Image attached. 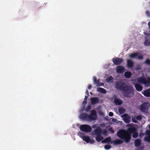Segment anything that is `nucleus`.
<instances>
[{
	"label": "nucleus",
	"mask_w": 150,
	"mask_h": 150,
	"mask_svg": "<svg viewBox=\"0 0 150 150\" xmlns=\"http://www.w3.org/2000/svg\"><path fill=\"white\" fill-rule=\"evenodd\" d=\"M110 65V64H109L108 65V66H109Z\"/></svg>",
	"instance_id": "nucleus-45"
},
{
	"label": "nucleus",
	"mask_w": 150,
	"mask_h": 150,
	"mask_svg": "<svg viewBox=\"0 0 150 150\" xmlns=\"http://www.w3.org/2000/svg\"><path fill=\"white\" fill-rule=\"evenodd\" d=\"M116 70L117 72L121 74L124 71L125 69L123 67L119 66L117 67Z\"/></svg>",
	"instance_id": "nucleus-11"
},
{
	"label": "nucleus",
	"mask_w": 150,
	"mask_h": 150,
	"mask_svg": "<svg viewBox=\"0 0 150 150\" xmlns=\"http://www.w3.org/2000/svg\"><path fill=\"white\" fill-rule=\"evenodd\" d=\"M150 107V103L145 102L143 103L141 105L140 109L142 112H146L148 110Z\"/></svg>",
	"instance_id": "nucleus-7"
},
{
	"label": "nucleus",
	"mask_w": 150,
	"mask_h": 150,
	"mask_svg": "<svg viewBox=\"0 0 150 150\" xmlns=\"http://www.w3.org/2000/svg\"><path fill=\"white\" fill-rule=\"evenodd\" d=\"M112 62L115 65H118L120 64L123 62V59L119 58H114L112 59Z\"/></svg>",
	"instance_id": "nucleus-9"
},
{
	"label": "nucleus",
	"mask_w": 150,
	"mask_h": 150,
	"mask_svg": "<svg viewBox=\"0 0 150 150\" xmlns=\"http://www.w3.org/2000/svg\"><path fill=\"white\" fill-rule=\"evenodd\" d=\"M91 108V106L90 105H88L86 107V111L87 112H88L89 111Z\"/></svg>",
	"instance_id": "nucleus-32"
},
{
	"label": "nucleus",
	"mask_w": 150,
	"mask_h": 150,
	"mask_svg": "<svg viewBox=\"0 0 150 150\" xmlns=\"http://www.w3.org/2000/svg\"><path fill=\"white\" fill-rule=\"evenodd\" d=\"M86 93H87V94L88 95V94H89L88 91L87 90H86Z\"/></svg>",
	"instance_id": "nucleus-42"
},
{
	"label": "nucleus",
	"mask_w": 150,
	"mask_h": 150,
	"mask_svg": "<svg viewBox=\"0 0 150 150\" xmlns=\"http://www.w3.org/2000/svg\"><path fill=\"white\" fill-rule=\"evenodd\" d=\"M114 102L116 105H120L122 103V101L121 100L117 98L114 99Z\"/></svg>",
	"instance_id": "nucleus-19"
},
{
	"label": "nucleus",
	"mask_w": 150,
	"mask_h": 150,
	"mask_svg": "<svg viewBox=\"0 0 150 150\" xmlns=\"http://www.w3.org/2000/svg\"><path fill=\"white\" fill-rule=\"evenodd\" d=\"M113 113L112 112H110L109 113V115L110 116L112 117L113 116Z\"/></svg>",
	"instance_id": "nucleus-37"
},
{
	"label": "nucleus",
	"mask_w": 150,
	"mask_h": 150,
	"mask_svg": "<svg viewBox=\"0 0 150 150\" xmlns=\"http://www.w3.org/2000/svg\"><path fill=\"white\" fill-rule=\"evenodd\" d=\"M83 102H84V103H85V104H86V103H85V102H84V101H83Z\"/></svg>",
	"instance_id": "nucleus-44"
},
{
	"label": "nucleus",
	"mask_w": 150,
	"mask_h": 150,
	"mask_svg": "<svg viewBox=\"0 0 150 150\" xmlns=\"http://www.w3.org/2000/svg\"><path fill=\"white\" fill-rule=\"evenodd\" d=\"M93 81L94 84H96L97 86H101L103 85V83H100L99 82V79L97 80L96 79V78L95 77H94L93 78Z\"/></svg>",
	"instance_id": "nucleus-15"
},
{
	"label": "nucleus",
	"mask_w": 150,
	"mask_h": 150,
	"mask_svg": "<svg viewBox=\"0 0 150 150\" xmlns=\"http://www.w3.org/2000/svg\"><path fill=\"white\" fill-rule=\"evenodd\" d=\"M135 118H136L137 120H140L142 119V117L140 115L135 116Z\"/></svg>",
	"instance_id": "nucleus-31"
},
{
	"label": "nucleus",
	"mask_w": 150,
	"mask_h": 150,
	"mask_svg": "<svg viewBox=\"0 0 150 150\" xmlns=\"http://www.w3.org/2000/svg\"><path fill=\"white\" fill-rule=\"evenodd\" d=\"M134 144L136 147H138L140 146L141 144V140L139 139H137L135 141Z\"/></svg>",
	"instance_id": "nucleus-21"
},
{
	"label": "nucleus",
	"mask_w": 150,
	"mask_h": 150,
	"mask_svg": "<svg viewBox=\"0 0 150 150\" xmlns=\"http://www.w3.org/2000/svg\"><path fill=\"white\" fill-rule=\"evenodd\" d=\"M146 134L149 135H150V130H147L146 131Z\"/></svg>",
	"instance_id": "nucleus-38"
},
{
	"label": "nucleus",
	"mask_w": 150,
	"mask_h": 150,
	"mask_svg": "<svg viewBox=\"0 0 150 150\" xmlns=\"http://www.w3.org/2000/svg\"><path fill=\"white\" fill-rule=\"evenodd\" d=\"M132 133H133L132 137L134 138H137L138 136L137 129L134 127L128 128L127 131L124 129L120 130L117 132V135L119 137L124 139L126 142L128 143L131 139Z\"/></svg>",
	"instance_id": "nucleus-2"
},
{
	"label": "nucleus",
	"mask_w": 150,
	"mask_h": 150,
	"mask_svg": "<svg viewBox=\"0 0 150 150\" xmlns=\"http://www.w3.org/2000/svg\"><path fill=\"white\" fill-rule=\"evenodd\" d=\"M91 104L94 105L99 102V99L97 97H92L91 98Z\"/></svg>",
	"instance_id": "nucleus-13"
},
{
	"label": "nucleus",
	"mask_w": 150,
	"mask_h": 150,
	"mask_svg": "<svg viewBox=\"0 0 150 150\" xmlns=\"http://www.w3.org/2000/svg\"><path fill=\"white\" fill-rule=\"evenodd\" d=\"M145 63L147 65H150V59H147L145 62Z\"/></svg>",
	"instance_id": "nucleus-30"
},
{
	"label": "nucleus",
	"mask_w": 150,
	"mask_h": 150,
	"mask_svg": "<svg viewBox=\"0 0 150 150\" xmlns=\"http://www.w3.org/2000/svg\"><path fill=\"white\" fill-rule=\"evenodd\" d=\"M95 134L96 136V140L98 142H100L103 139V137L101 136L102 129L100 127H98L94 131Z\"/></svg>",
	"instance_id": "nucleus-3"
},
{
	"label": "nucleus",
	"mask_w": 150,
	"mask_h": 150,
	"mask_svg": "<svg viewBox=\"0 0 150 150\" xmlns=\"http://www.w3.org/2000/svg\"><path fill=\"white\" fill-rule=\"evenodd\" d=\"M92 88L91 86V85H89L88 86V89H91Z\"/></svg>",
	"instance_id": "nucleus-39"
},
{
	"label": "nucleus",
	"mask_w": 150,
	"mask_h": 150,
	"mask_svg": "<svg viewBox=\"0 0 150 150\" xmlns=\"http://www.w3.org/2000/svg\"><path fill=\"white\" fill-rule=\"evenodd\" d=\"M146 40L144 42V44L146 46L150 45V40H148L145 38Z\"/></svg>",
	"instance_id": "nucleus-26"
},
{
	"label": "nucleus",
	"mask_w": 150,
	"mask_h": 150,
	"mask_svg": "<svg viewBox=\"0 0 150 150\" xmlns=\"http://www.w3.org/2000/svg\"><path fill=\"white\" fill-rule=\"evenodd\" d=\"M129 57L132 58H136L139 59L141 60L143 59V57L142 55H140L138 53H133L129 55Z\"/></svg>",
	"instance_id": "nucleus-8"
},
{
	"label": "nucleus",
	"mask_w": 150,
	"mask_h": 150,
	"mask_svg": "<svg viewBox=\"0 0 150 150\" xmlns=\"http://www.w3.org/2000/svg\"><path fill=\"white\" fill-rule=\"evenodd\" d=\"M132 121L134 123H136L137 122V120L136 119V118H135V117H134L132 118Z\"/></svg>",
	"instance_id": "nucleus-34"
},
{
	"label": "nucleus",
	"mask_w": 150,
	"mask_h": 150,
	"mask_svg": "<svg viewBox=\"0 0 150 150\" xmlns=\"http://www.w3.org/2000/svg\"><path fill=\"white\" fill-rule=\"evenodd\" d=\"M138 81L142 84H143L145 86L148 87L150 86V77L145 78L141 77L138 79Z\"/></svg>",
	"instance_id": "nucleus-4"
},
{
	"label": "nucleus",
	"mask_w": 150,
	"mask_h": 150,
	"mask_svg": "<svg viewBox=\"0 0 150 150\" xmlns=\"http://www.w3.org/2000/svg\"><path fill=\"white\" fill-rule=\"evenodd\" d=\"M79 128L81 131L86 132H91L92 130L91 127L87 125H81L79 127Z\"/></svg>",
	"instance_id": "nucleus-5"
},
{
	"label": "nucleus",
	"mask_w": 150,
	"mask_h": 150,
	"mask_svg": "<svg viewBox=\"0 0 150 150\" xmlns=\"http://www.w3.org/2000/svg\"><path fill=\"white\" fill-rule=\"evenodd\" d=\"M90 138L89 136H83L82 139L83 141L86 142L87 143H89Z\"/></svg>",
	"instance_id": "nucleus-24"
},
{
	"label": "nucleus",
	"mask_w": 150,
	"mask_h": 150,
	"mask_svg": "<svg viewBox=\"0 0 150 150\" xmlns=\"http://www.w3.org/2000/svg\"><path fill=\"white\" fill-rule=\"evenodd\" d=\"M111 148V146L109 145H106L105 146L104 148L106 150H108Z\"/></svg>",
	"instance_id": "nucleus-28"
},
{
	"label": "nucleus",
	"mask_w": 150,
	"mask_h": 150,
	"mask_svg": "<svg viewBox=\"0 0 150 150\" xmlns=\"http://www.w3.org/2000/svg\"><path fill=\"white\" fill-rule=\"evenodd\" d=\"M112 120L113 122H115L117 120L115 119L112 118Z\"/></svg>",
	"instance_id": "nucleus-40"
},
{
	"label": "nucleus",
	"mask_w": 150,
	"mask_h": 150,
	"mask_svg": "<svg viewBox=\"0 0 150 150\" xmlns=\"http://www.w3.org/2000/svg\"><path fill=\"white\" fill-rule=\"evenodd\" d=\"M132 76V74L130 72L126 71L125 73V76L126 78H129Z\"/></svg>",
	"instance_id": "nucleus-23"
},
{
	"label": "nucleus",
	"mask_w": 150,
	"mask_h": 150,
	"mask_svg": "<svg viewBox=\"0 0 150 150\" xmlns=\"http://www.w3.org/2000/svg\"><path fill=\"white\" fill-rule=\"evenodd\" d=\"M88 98V96H85V98H84V101L85 102V103H86V104L87 103V99Z\"/></svg>",
	"instance_id": "nucleus-36"
},
{
	"label": "nucleus",
	"mask_w": 150,
	"mask_h": 150,
	"mask_svg": "<svg viewBox=\"0 0 150 150\" xmlns=\"http://www.w3.org/2000/svg\"><path fill=\"white\" fill-rule=\"evenodd\" d=\"M118 111L120 114H122L125 112V110L123 108L120 107L118 109Z\"/></svg>",
	"instance_id": "nucleus-25"
},
{
	"label": "nucleus",
	"mask_w": 150,
	"mask_h": 150,
	"mask_svg": "<svg viewBox=\"0 0 150 150\" xmlns=\"http://www.w3.org/2000/svg\"><path fill=\"white\" fill-rule=\"evenodd\" d=\"M142 93L144 96L146 97H150V88L142 91Z\"/></svg>",
	"instance_id": "nucleus-14"
},
{
	"label": "nucleus",
	"mask_w": 150,
	"mask_h": 150,
	"mask_svg": "<svg viewBox=\"0 0 150 150\" xmlns=\"http://www.w3.org/2000/svg\"><path fill=\"white\" fill-rule=\"evenodd\" d=\"M144 140L146 142H150V135L145 137L144 139Z\"/></svg>",
	"instance_id": "nucleus-29"
},
{
	"label": "nucleus",
	"mask_w": 150,
	"mask_h": 150,
	"mask_svg": "<svg viewBox=\"0 0 150 150\" xmlns=\"http://www.w3.org/2000/svg\"><path fill=\"white\" fill-rule=\"evenodd\" d=\"M88 120L89 121L95 120L97 117L96 111L94 110H92L90 114L88 115Z\"/></svg>",
	"instance_id": "nucleus-6"
},
{
	"label": "nucleus",
	"mask_w": 150,
	"mask_h": 150,
	"mask_svg": "<svg viewBox=\"0 0 150 150\" xmlns=\"http://www.w3.org/2000/svg\"><path fill=\"white\" fill-rule=\"evenodd\" d=\"M102 133L104 135H107L108 134L107 131L105 130H102Z\"/></svg>",
	"instance_id": "nucleus-33"
},
{
	"label": "nucleus",
	"mask_w": 150,
	"mask_h": 150,
	"mask_svg": "<svg viewBox=\"0 0 150 150\" xmlns=\"http://www.w3.org/2000/svg\"><path fill=\"white\" fill-rule=\"evenodd\" d=\"M149 128L150 129V125H149Z\"/></svg>",
	"instance_id": "nucleus-43"
},
{
	"label": "nucleus",
	"mask_w": 150,
	"mask_h": 150,
	"mask_svg": "<svg viewBox=\"0 0 150 150\" xmlns=\"http://www.w3.org/2000/svg\"><path fill=\"white\" fill-rule=\"evenodd\" d=\"M113 80V78L112 76H110L107 78L106 79V81L107 82H110L111 81H112Z\"/></svg>",
	"instance_id": "nucleus-27"
},
{
	"label": "nucleus",
	"mask_w": 150,
	"mask_h": 150,
	"mask_svg": "<svg viewBox=\"0 0 150 150\" xmlns=\"http://www.w3.org/2000/svg\"><path fill=\"white\" fill-rule=\"evenodd\" d=\"M80 117L81 119L83 120L88 121V115L86 113H83L81 114Z\"/></svg>",
	"instance_id": "nucleus-12"
},
{
	"label": "nucleus",
	"mask_w": 150,
	"mask_h": 150,
	"mask_svg": "<svg viewBox=\"0 0 150 150\" xmlns=\"http://www.w3.org/2000/svg\"><path fill=\"white\" fill-rule=\"evenodd\" d=\"M148 25L149 26V29H150V22H149L148 23Z\"/></svg>",
	"instance_id": "nucleus-41"
},
{
	"label": "nucleus",
	"mask_w": 150,
	"mask_h": 150,
	"mask_svg": "<svg viewBox=\"0 0 150 150\" xmlns=\"http://www.w3.org/2000/svg\"><path fill=\"white\" fill-rule=\"evenodd\" d=\"M134 62L130 59H127V65L128 68H132L134 66Z\"/></svg>",
	"instance_id": "nucleus-17"
},
{
	"label": "nucleus",
	"mask_w": 150,
	"mask_h": 150,
	"mask_svg": "<svg viewBox=\"0 0 150 150\" xmlns=\"http://www.w3.org/2000/svg\"><path fill=\"white\" fill-rule=\"evenodd\" d=\"M136 89L138 91H141L142 90V87L141 84L137 83H134Z\"/></svg>",
	"instance_id": "nucleus-16"
},
{
	"label": "nucleus",
	"mask_w": 150,
	"mask_h": 150,
	"mask_svg": "<svg viewBox=\"0 0 150 150\" xmlns=\"http://www.w3.org/2000/svg\"><path fill=\"white\" fill-rule=\"evenodd\" d=\"M112 141L111 138L110 137H108L102 140L101 142L103 144L106 143H110L111 144Z\"/></svg>",
	"instance_id": "nucleus-18"
},
{
	"label": "nucleus",
	"mask_w": 150,
	"mask_h": 150,
	"mask_svg": "<svg viewBox=\"0 0 150 150\" xmlns=\"http://www.w3.org/2000/svg\"><path fill=\"white\" fill-rule=\"evenodd\" d=\"M95 143V141L93 140H92L90 138V140L89 141V143H90L91 144H93Z\"/></svg>",
	"instance_id": "nucleus-35"
},
{
	"label": "nucleus",
	"mask_w": 150,
	"mask_h": 150,
	"mask_svg": "<svg viewBox=\"0 0 150 150\" xmlns=\"http://www.w3.org/2000/svg\"><path fill=\"white\" fill-rule=\"evenodd\" d=\"M97 91L98 92L104 94H105L106 93V91L105 89L100 87L98 88L97 89Z\"/></svg>",
	"instance_id": "nucleus-22"
},
{
	"label": "nucleus",
	"mask_w": 150,
	"mask_h": 150,
	"mask_svg": "<svg viewBox=\"0 0 150 150\" xmlns=\"http://www.w3.org/2000/svg\"><path fill=\"white\" fill-rule=\"evenodd\" d=\"M115 86L116 88L122 91L125 97L130 98L134 94V89L130 84L128 85L125 82L120 81L116 83Z\"/></svg>",
	"instance_id": "nucleus-1"
},
{
	"label": "nucleus",
	"mask_w": 150,
	"mask_h": 150,
	"mask_svg": "<svg viewBox=\"0 0 150 150\" xmlns=\"http://www.w3.org/2000/svg\"><path fill=\"white\" fill-rule=\"evenodd\" d=\"M122 117L125 123H128L130 122L131 118L128 114H124L122 116Z\"/></svg>",
	"instance_id": "nucleus-10"
},
{
	"label": "nucleus",
	"mask_w": 150,
	"mask_h": 150,
	"mask_svg": "<svg viewBox=\"0 0 150 150\" xmlns=\"http://www.w3.org/2000/svg\"><path fill=\"white\" fill-rule=\"evenodd\" d=\"M123 141L120 139H117L114 141H112L111 142V144L114 143L115 145H118L122 143Z\"/></svg>",
	"instance_id": "nucleus-20"
}]
</instances>
